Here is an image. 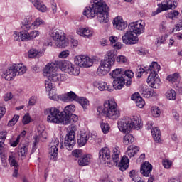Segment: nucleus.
I'll use <instances>...</instances> for the list:
<instances>
[{
    "mask_svg": "<svg viewBox=\"0 0 182 182\" xmlns=\"http://www.w3.org/2000/svg\"><path fill=\"white\" fill-rule=\"evenodd\" d=\"M162 164H163L164 168H170V167H171V165L173 164V162H171V161H170L168 159H164L162 161Z\"/></svg>",
    "mask_w": 182,
    "mask_h": 182,
    "instance_id": "obj_54",
    "label": "nucleus"
},
{
    "mask_svg": "<svg viewBox=\"0 0 182 182\" xmlns=\"http://www.w3.org/2000/svg\"><path fill=\"white\" fill-rule=\"evenodd\" d=\"M60 100L62 102H77L79 96L76 95L73 91L67 92L66 94L60 96Z\"/></svg>",
    "mask_w": 182,
    "mask_h": 182,
    "instance_id": "obj_23",
    "label": "nucleus"
},
{
    "mask_svg": "<svg viewBox=\"0 0 182 182\" xmlns=\"http://www.w3.org/2000/svg\"><path fill=\"white\" fill-rule=\"evenodd\" d=\"M62 69L65 73H69V75H77L75 71V65L69 61L63 63Z\"/></svg>",
    "mask_w": 182,
    "mask_h": 182,
    "instance_id": "obj_25",
    "label": "nucleus"
},
{
    "mask_svg": "<svg viewBox=\"0 0 182 182\" xmlns=\"http://www.w3.org/2000/svg\"><path fill=\"white\" fill-rule=\"evenodd\" d=\"M77 35H80V36H84V38H90L93 35V31L89 28H82L77 31Z\"/></svg>",
    "mask_w": 182,
    "mask_h": 182,
    "instance_id": "obj_31",
    "label": "nucleus"
},
{
    "mask_svg": "<svg viewBox=\"0 0 182 182\" xmlns=\"http://www.w3.org/2000/svg\"><path fill=\"white\" fill-rule=\"evenodd\" d=\"M28 31L29 30H23L21 32L14 31V41H18V42L24 41H32V39H35L36 36H39L38 31H33L30 33L28 32Z\"/></svg>",
    "mask_w": 182,
    "mask_h": 182,
    "instance_id": "obj_7",
    "label": "nucleus"
},
{
    "mask_svg": "<svg viewBox=\"0 0 182 182\" xmlns=\"http://www.w3.org/2000/svg\"><path fill=\"white\" fill-rule=\"evenodd\" d=\"M56 70H58V65L54 63H48L46 65L43 73L44 76L48 78V80H46L45 82L46 90H52V89L54 90L56 85L60 86V83L66 80V75L58 73Z\"/></svg>",
    "mask_w": 182,
    "mask_h": 182,
    "instance_id": "obj_2",
    "label": "nucleus"
},
{
    "mask_svg": "<svg viewBox=\"0 0 182 182\" xmlns=\"http://www.w3.org/2000/svg\"><path fill=\"white\" fill-rule=\"evenodd\" d=\"M75 134L76 132H75L73 128H70V131L67 133L64 141L67 150H73L75 144H76Z\"/></svg>",
    "mask_w": 182,
    "mask_h": 182,
    "instance_id": "obj_11",
    "label": "nucleus"
},
{
    "mask_svg": "<svg viewBox=\"0 0 182 182\" xmlns=\"http://www.w3.org/2000/svg\"><path fill=\"white\" fill-rule=\"evenodd\" d=\"M30 2H31L35 8H36L38 11H40V12H46V11H48L46 6L39 0H30Z\"/></svg>",
    "mask_w": 182,
    "mask_h": 182,
    "instance_id": "obj_28",
    "label": "nucleus"
},
{
    "mask_svg": "<svg viewBox=\"0 0 182 182\" xmlns=\"http://www.w3.org/2000/svg\"><path fill=\"white\" fill-rule=\"evenodd\" d=\"M12 92H9L4 96V100H5V102H9V100H11V99H12Z\"/></svg>",
    "mask_w": 182,
    "mask_h": 182,
    "instance_id": "obj_64",
    "label": "nucleus"
},
{
    "mask_svg": "<svg viewBox=\"0 0 182 182\" xmlns=\"http://www.w3.org/2000/svg\"><path fill=\"white\" fill-rule=\"evenodd\" d=\"M100 127H101L102 132V133H104V134H107V133H109V132H110V125L107 123L102 122L100 124Z\"/></svg>",
    "mask_w": 182,
    "mask_h": 182,
    "instance_id": "obj_46",
    "label": "nucleus"
},
{
    "mask_svg": "<svg viewBox=\"0 0 182 182\" xmlns=\"http://www.w3.org/2000/svg\"><path fill=\"white\" fill-rule=\"evenodd\" d=\"M119 156H120V151L117 148H115L114 149V154H112V156H111L112 164V166H113V163L114 164H116V163H117V161L120 160Z\"/></svg>",
    "mask_w": 182,
    "mask_h": 182,
    "instance_id": "obj_35",
    "label": "nucleus"
},
{
    "mask_svg": "<svg viewBox=\"0 0 182 182\" xmlns=\"http://www.w3.org/2000/svg\"><path fill=\"white\" fill-rule=\"evenodd\" d=\"M117 124L119 130L122 133H130L132 129L139 130L143 127L141 119L137 116H134L132 119L129 117H124L119 119Z\"/></svg>",
    "mask_w": 182,
    "mask_h": 182,
    "instance_id": "obj_3",
    "label": "nucleus"
},
{
    "mask_svg": "<svg viewBox=\"0 0 182 182\" xmlns=\"http://www.w3.org/2000/svg\"><path fill=\"white\" fill-rule=\"evenodd\" d=\"M141 93L144 97L146 98L153 96V90H150V89L147 88L146 87L141 88Z\"/></svg>",
    "mask_w": 182,
    "mask_h": 182,
    "instance_id": "obj_42",
    "label": "nucleus"
},
{
    "mask_svg": "<svg viewBox=\"0 0 182 182\" xmlns=\"http://www.w3.org/2000/svg\"><path fill=\"white\" fill-rule=\"evenodd\" d=\"M36 104V97L32 96L28 101L29 106H34Z\"/></svg>",
    "mask_w": 182,
    "mask_h": 182,
    "instance_id": "obj_62",
    "label": "nucleus"
},
{
    "mask_svg": "<svg viewBox=\"0 0 182 182\" xmlns=\"http://www.w3.org/2000/svg\"><path fill=\"white\" fill-rule=\"evenodd\" d=\"M136 105L137 107H139V109H143V107H144V105H146V102H144L143 98L140 97L139 98H137L136 101Z\"/></svg>",
    "mask_w": 182,
    "mask_h": 182,
    "instance_id": "obj_48",
    "label": "nucleus"
},
{
    "mask_svg": "<svg viewBox=\"0 0 182 182\" xmlns=\"http://www.w3.org/2000/svg\"><path fill=\"white\" fill-rule=\"evenodd\" d=\"M158 6H159V8L154 12V15H157V14H160V12H163V11H168V9H170V7L168 6H167L166 3H165L164 4H159Z\"/></svg>",
    "mask_w": 182,
    "mask_h": 182,
    "instance_id": "obj_40",
    "label": "nucleus"
},
{
    "mask_svg": "<svg viewBox=\"0 0 182 182\" xmlns=\"http://www.w3.org/2000/svg\"><path fill=\"white\" fill-rule=\"evenodd\" d=\"M144 72H147V68L146 67H144V68H139L136 70V77H141L143 73H144Z\"/></svg>",
    "mask_w": 182,
    "mask_h": 182,
    "instance_id": "obj_50",
    "label": "nucleus"
},
{
    "mask_svg": "<svg viewBox=\"0 0 182 182\" xmlns=\"http://www.w3.org/2000/svg\"><path fill=\"white\" fill-rule=\"evenodd\" d=\"M98 89L101 92H103L105 90H108V92H113V87L107 85V83L105 82L98 83Z\"/></svg>",
    "mask_w": 182,
    "mask_h": 182,
    "instance_id": "obj_36",
    "label": "nucleus"
},
{
    "mask_svg": "<svg viewBox=\"0 0 182 182\" xmlns=\"http://www.w3.org/2000/svg\"><path fill=\"white\" fill-rule=\"evenodd\" d=\"M151 171H153V165L150 162L145 161L141 165L140 173L144 177H150Z\"/></svg>",
    "mask_w": 182,
    "mask_h": 182,
    "instance_id": "obj_20",
    "label": "nucleus"
},
{
    "mask_svg": "<svg viewBox=\"0 0 182 182\" xmlns=\"http://www.w3.org/2000/svg\"><path fill=\"white\" fill-rule=\"evenodd\" d=\"M124 75L128 79H132L134 76V73L131 70H127L124 71Z\"/></svg>",
    "mask_w": 182,
    "mask_h": 182,
    "instance_id": "obj_59",
    "label": "nucleus"
},
{
    "mask_svg": "<svg viewBox=\"0 0 182 182\" xmlns=\"http://www.w3.org/2000/svg\"><path fill=\"white\" fill-rule=\"evenodd\" d=\"M83 15L90 19L97 16L100 23H107L109 22V6L105 4L103 0H95L92 4L85 7Z\"/></svg>",
    "mask_w": 182,
    "mask_h": 182,
    "instance_id": "obj_1",
    "label": "nucleus"
},
{
    "mask_svg": "<svg viewBox=\"0 0 182 182\" xmlns=\"http://www.w3.org/2000/svg\"><path fill=\"white\" fill-rule=\"evenodd\" d=\"M178 11L173 10L168 14V18H170V19H173V18L178 16Z\"/></svg>",
    "mask_w": 182,
    "mask_h": 182,
    "instance_id": "obj_61",
    "label": "nucleus"
},
{
    "mask_svg": "<svg viewBox=\"0 0 182 182\" xmlns=\"http://www.w3.org/2000/svg\"><path fill=\"white\" fill-rule=\"evenodd\" d=\"M151 134L154 137V140L156 143H160V139H161V132L159 127H156L151 130Z\"/></svg>",
    "mask_w": 182,
    "mask_h": 182,
    "instance_id": "obj_32",
    "label": "nucleus"
},
{
    "mask_svg": "<svg viewBox=\"0 0 182 182\" xmlns=\"http://www.w3.org/2000/svg\"><path fill=\"white\" fill-rule=\"evenodd\" d=\"M19 120V115H14L11 120H10L8 123V126H15L16 123Z\"/></svg>",
    "mask_w": 182,
    "mask_h": 182,
    "instance_id": "obj_52",
    "label": "nucleus"
},
{
    "mask_svg": "<svg viewBox=\"0 0 182 182\" xmlns=\"http://www.w3.org/2000/svg\"><path fill=\"white\" fill-rule=\"evenodd\" d=\"M75 63L80 68H90L93 65V60L85 55H79L75 58Z\"/></svg>",
    "mask_w": 182,
    "mask_h": 182,
    "instance_id": "obj_12",
    "label": "nucleus"
},
{
    "mask_svg": "<svg viewBox=\"0 0 182 182\" xmlns=\"http://www.w3.org/2000/svg\"><path fill=\"white\" fill-rule=\"evenodd\" d=\"M116 56H117V50H110L105 55V59L102 60V61L112 68L116 62Z\"/></svg>",
    "mask_w": 182,
    "mask_h": 182,
    "instance_id": "obj_15",
    "label": "nucleus"
},
{
    "mask_svg": "<svg viewBox=\"0 0 182 182\" xmlns=\"http://www.w3.org/2000/svg\"><path fill=\"white\" fill-rule=\"evenodd\" d=\"M76 107L75 105H68L65 107L63 112V119L64 124H69L70 123V115L75 113Z\"/></svg>",
    "mask_w": 182,
    "mask_h": 182,
    "instance_id": "obj_14",
    "label": "nucleus"
},
{
    "mask_svg": "<svg viewBox=\"0 0 182 182\" xmlns=\"http://www.w3.org/2000/svg\"><path fill=\"white\" fill-rule=\"evenodd\" d=\"M166 39H167L166 36H160L157 38V43H160V45H161V43H164L166 42Z\"/></svg>",
    "mask_w": 182,
    "mask_h": 182,
    "instance_id": "obj_63",
    "label": "nucleus"
},
{
    "mask_svg": "<svg viewBox=\"0 0 182 182\" xmlns=\"http://www.w3.org/2000/svg\"><path fill=\"white\" fill-rule=\"evenodd\" d=\"M18 75V72L16 71V67L14 65L9 67L8 70H6V72L2 74V77L5 79L6 80H12L13 79H15V76Z\"/></svg>",
    "mask_w": 182,
    "mask_h": 182,
    "instance_id": "obj_18",
    "label": "nucleus"
},
{
    "mask_svg": "<svg viewBox=\"0 0 182 182\" xmlns=\"http://www.w3.org/2000/svg\"><path fill=\"white\" fill-rule=\"evenodd\" d=\"M16 66V70L17 71V75H23L26 72V68L22 64H14Z\"/></svg>",
    "mask_w": 182,
    "mask_h": 182,
    "instance_id": "obj_43",
    "label": "nucleus"
},
{
    "mask_svg": "<svg viewBox=\"0 0 182 182\" xmlns=\"http://www.w3.org/2000/svg\"><path fill=\"white\" fill-rule=\"evenodd\" d=\"M123 141L124 144L129 146V144H132V143L134 142V136L129 133H127V134L124 136Z\"/></svg>",
    "mask_w": 182,
    "mask_h": 182,
    "instance_id": "obj_37",
    "label": "nucleus"
},
{
    "mask_svg": "<svg viewBox=\"0 0 182 182\" xmlns=\"http://www.w3.org/2000/svg\"><path fill=\"white\" fill-rule=\"evenodd\" d=\"M129 158L126 156H124L120 162L118 164V168L121 171H126L129 168Z\"/></svg>",
    "mask_w": 182,
    "mask_h": 182,
    "instance_id": "obj_27",
    "label": "nucleus"
},
{
    "mask_svg": "<svg viewBox=\"0 0 182 182\" xmlns=\"http://www.w3.org/2000/svg\"><path fill=\"white\" fill-rule=\"evenodd\" d=\"M47 114V122L48 123H55L60 124L63 122V112H60L56 107L48 108L44 112Z\"/></svg>",
    "mask_w": 182,
    "mask_h": 182,
    "instance_id": "obj_5",
    "label": "nucleus"
},
{
    "mask_svg": "<svg viewBox=\"0 0 182 182\" xmlns=\"http://www.w3.org/2000/svg\"><path fill=\"white\" fill-rule=\"evenodd\" d=\"M116 61L119 63H126L127 62V58L124 55H119L117 57Z\"/></svg>",
    "mask_w": 182,
    "mask_h": 182,
    "instance_id": "obj_55",
    "label": "nucleus"
},
{
    "mask_svg": "<svg viewBox=\"0 0 182 182\" xmlns=\"http://www.w3.org/2000/svg\"><path fill=\"white\" fill-rule=\"evenodd\" d=\"M39 52L36 50L35 48H32L28 51V57L32 58H39Z\"/></svg>",
    "mask_w": 182,
    "mask_h": 182,
    "instance_id": "obj_47",
    "label": "nucleus"
},
{
    "mask_svg": "<svg viewBox=\"0 0 182 182\" xmlns=\"http://www.w3.org/2000/svg\"><path fill=\"white\" fill-rule=\"evenodd\" d=\"M160 70V65L157 62H152L151 65L146 69V73H155L157 75V73Z\"/></svg>",
    "mask_w": 182,
    "mask_h": 182,
    "instance_id": "obj_30",
    "label": "nucleus"
},
{
    "mask_svg": "<svg viewBox=\"0 0 182 182\" xmlns=\"http://www.w3.org/2000/svg\"><path fill=\"white\" fill-rule=\"evenodd\" d=\"M99 114L108 117L112 120H116L120 117V111L117 109V104L113 100H107L104 102V107H99L97 109Z\"/></svg>",
    "mask_w": 182,
    "mask_h": 182,
    "instance_id": "obj_4",
    "label": "nucleus"
},
{
    "mask_svg": "<svg viewBox=\"0 0 182 182\" xmlns=\"http://www.w3.org/2000/svg\"><path fill=\"white\" fill-rule=\"evenodd\" d=\"M43 23V20L41 18H37L34 22H32V16L27 17L22 22L21 29L22 31H31V29H35L38 26H41Z\"/></svg>",
    "mask_w": 182,
    "mask_h": 182,
    "instance_id": "obj_9",
    "label": "nucleus"
},
{
    "mask_svg": "<svg viewBox=\"0 0 182 182\" xmlns=\"http://www.w3.org/2000/svg\"><path fill=\"white\" fill-rule=\"evenodd\" d=\"M179 77L180 73H175L173 74L168 75L167 80H168V82H171V83H176V82L178 83Z\"/></svg>",
    "mask_w": 182,
    "mask_h": 182,
    "instance_id": "obj_39",
    "label": "nucleus"
},
{
    "mask_svg": "<svg viewBox=\"0 0 182 182\" xmlns=\"http://www.w3.org/2000/svg\"><path fill=\"white\" fill-rule=\"evenodd\" d=\"M147 83L153 89H159L161 81L160 80V78L156 75V73H150L147 79Z\"/></svg>",
    "mask_w": 182,
    "mask_h": 182,
    "instance_id": "obj_16",
    "label": "nucleus"
},
{
    "mask_svg": "<svg viewBox=\"0 0 182 182\" xmlns=\"http://www.w3.org/2000/svg\"><path fill=\"white\" fill-rule=\"evenodd\" d=\"M112 67L105 62L101 60L100 66L97 70V75L98 76H105V75L110 70Z\"/></svg>",
    "mask_w": 182,
    "mask_h": 182,
    "instance_id": "obj_24",
    "label": "nucleus"
},
{
    "mask_svg": "<svg viewBox=\"0 0 182 182\" xmlns=\"http://www.w3.org/2000/svg\"><path fill=\"white\" fill-rule=\"evenodd\" d=\"M90 154H85L81 156L78 160V164L81 167H85V166H89L90 164Z\"/></svg>",
    "mask_w": 182,
    "mask_h": 182,
    "instance_id": "obj_29",
    "label": "nucleus"
},
{
    "mask_svg": "<svg viewBox=\"0 0 182 182\" xmlns=\"http://www.w3.org/2000/svg\"><path fill=\"white\" fill-rule=\"evenodd\" d=\"M139 153V147L138 146H130L128 147L127 149V154L129 156V157L132 158V157H134V156H136V154Z\"/></svg>",
    "mask_w": 182,
    "mask_h": 182,
    "instance_id": "obj_38",
    "label": "nucleus"
},
{
    "mask_svg": "<svg viewBox=\"0 0 182 182\" xmlns=\"http://www.w3.org/2000/svg\"><path fill=\"white\" fill-rule=\"evenodd\" d=\"M98 157L101 164H107L108 167H112V151L108 147L102 148L99 151Z\"/></svg>",
    "mask_w": 182,
    "mask_h": 182,
    "instance_id": "obj_8",
    "label": "nucleus"
},
{
    "mask_svg": "<svg viewBox=\"0 0 182 182\" xmlns=\"http://www.w3.org/2000/svg\"><path fill=\"white\" fill-rule=\"evenodd\" d=\"M144 23H143L142 21L132 22L128 25L129 31L132 33H134L136 36H137V35H141V33H144Z\"/></svg>",
    "mask_w": 182,
    "mask_h": 182,
    "instance_id": "obj_10",
    "label": "nucleus"
},
{
    "mask_svg": "<svg viewBox=\"0 0 182 182\" xmlns=\"http://www.w3.org/2000/svg\"><path fill=\"white\" fill-rule=\"evenodd\" d=\"M122 39L125 45H136V43H139V37L134 36L129 30L122 36Z\"/></svg>",
    "mask_w": 182,
    "mask_h": 182,
    "instance_id": "obj_13",
    "label": "nucleus"
},
{
    "mask_svg": "<svg viewBox=\"0 0 182 182\" xmlns=\"http://www.w3.org/2000/svg\"><path fill=\"white\" fill-rule=\"evenodd\" d=\"M21 140V135H18L17 138L15 141H14L11 144V146L12 147H16V146H18V144H19V141Z\"/></svg>",
    "mask_w": 182,
    "mask_h": 182,
    "instance_id": "obj_60",
    "label": "nucleus"
},
{
    "mask_svg": "<svg viewBox=\"0 0 182 182\" xmlns=\"http://www.w3.org/2000/svg\"><path fill=\"white\" fill-rule=\"evenodd\" d=\"M51 37L55 42V45L60 49H64L69 46V40L65 36V33L60 30H55L51 33Z\"/></svg>",
    "mask_w": 182,
    "mask_h": 182,
    "instance_id": "obj_6",
    "label": "nucleus"
},
{
    "mask_svg": "<svg viewBox=\"0 0 182 182\" xmlns=\"http://www.w3.org/2000/svg\"><path fill=\"white\" fill-rule=\"evenodd\" d=\"M77 102L82 106L84 110L87 109V106H89V100L87 98L83 97H78Z\"/></svg>",
    "mask_w": 182,
    "mask_h": 182,
    "instance_id": "obj_34",
    "label": "nucleus"
},
{
    "mask_svg": "<svg viewBox=\"0 0 182 182\" xmlns=\"http://www.w3.org/2000/svg\"><path fill=\"white\" fill-rule=\"evenodd\" d=\"M89 139H90V134L89 132H81L80 134H78L77 136L79 147L86 146V143H87Z\"/></svg>",
    "mask_w": 182,
    "mask_h": 182,
    "instance_id": "obj_22",
    "label": "nucleus"
},
{
    "mask_svg": "<svg viewBox=\"0 0 182 182\" xmlns=\"http://www.w3.org/2000/svg\"><path fill=\"white\" fill-rule=\"evenodd\" d=\"M59 146V139H54V145L51 146L49 151V158L53 161L58 160V146Z\"/></svg>",
    "mask_w": 182,
    "mask_h": 182,
    "instance_id": "obj_21",
    "label": "nucleus"
},
{
    "mask_svg": "<svg viewBox=\"0 0 182 182\" xmlns=\"http://www.w3.org/2000/svg\"><path fill=\"white\" fill-rule=\"evenodd\" d=\"M68 56H69V50H65L60 53L58 58H60V59H66Z\"/></svg>",
    "mask_w": 182,
    "mask_h": 182,
    "instance_id": "obj_57",
    "label": "nucleus"
},
{
    "mask_svg": "<svg viewBox=\"0 0 182 182\" xmlns=\"http://www.w3.org/2000/svg\"><path fill=\"white\" fill-rule=\"evenodd\" d=\"M151 113H152L154 117H159V116H160V113H161V112L160 111V108H159V107H154L151 109Z\"/></svg>",
    "mask_w": 182,
    "mask_h": 182,
    "instance_id": "obj_49",
    "label": "nucleus"
},
{
    "mask_svg": "<svg viewBox=\"0 0 182 182\" xmlns=\"http://www.w3.org/2000/svg\"><path fill=\"white\" fill-rule=\"evenodd\" d=\"M31 116L29 115V113L25 114V115L23 117V124L24 125L29 124L31 123Z\"/></svg>",
    "mask_w": 182,
    "mask_h": 182,
    "instance_id": "obj_51",
    "label": "nucleus"
},
{
    "mask_svg": "<svg viewBox=\"0 0 182 182\" xmlns=\"http://www.w3.org/2000/svg\"><path fill=\"white\" fill-rule=\"evenodd\" d=\"M182 31V20L176 25L175 28H173L172 32H178Z\"/></svg>",
    "mask_w": 182,
    "mask_h": 182,
    "instance_id": "obj_58",
    "label": "nucleus"
},
{
    "mask_svg": "<svg viewBox=\"0 0 182 182\" xmlns=\"http://www.w3.org/2000/svg\"><path fill=\"white\" fill-rule=\"evenodd\" d=\"M112 86L116 90L123 89L124 86V78L123 77L114 78Z\"/></svg>",
    "mask_w": 182,
    "mask_h": 182,
    "instance_id": "obj_26",
    "label": "nucleus"
},
{
    "mask_svg": "<svg viewBox=\"0 0 182 182\" xmlns=\"http://www.w3.org/2000/svg\"><path fill=\"white\" fill-rule=\"evenodd\" d=\"M166 96L168 100H176V91L173 89L168 90L166 93Z\"/></svg>",
    "mask_w": 182,
    "mask_h": 182,
    "instance_id": "obj_45",
    "label": "nucleus"
},
{
    "mask_svg": "<svg viewBox=\"0 0 182 182\" xmlns=\"http://www.w3.org/2000/svg\"><path fill=\"white\" fill-rule=\"evenodd\" d=\"M55 89L56 87H55L54 90L51 89L50 90H47V92H49L48 96L51 100H59V99H60L61 95L58 96L56 95Z\"/></svg>",
    "mask_w": 182,
    "mask_h": 182,
    "instance_id": "obj_41",
    "label": "nucleus"
},
{
    "mask_svg": "<svg viewBox=\"0 0 182 182\" xmlns=\"http://www.w3.org/2000/svg\"><path fill=\"white\" fill-rule=\"evenodd\" d=\"M6 134H8L6 131H2L0 132V154H2V150H4V143H5Z\"/></svg>",
    "mask_w": 182,
    "mask_h": 182,
    "instance_id": "obj_33",
    "label": "nucleus"
},
{
    "mask_svg": "<svg viewBox=\"0 0 182 182\" xmlns=\"http://www.w3.org/2000/svg\"><path fill=\"white\" fill-rule=\"evenodd\" d=\"M19 154H21V157H26L28 154V148L26 146H22L18 151Z\"/></svg>",
    "mask_w": 182,
    "mask_h": 182,
    "instance_id": "obj_53",
    "label": "nucleus"
},
{
    "mask_svg": "<svg viewBox=\"0 0 182 182\" xmlns=\"http://www.w3.org/2000/svg\"><path fill=\"white\" fill-rule=\"evenodd\" d=\"M9 163L11 167H14L13 177H18V171H19V165L18 161H16V157L13 153L9 155Z\"/></svg>",
    "mask_w": 182,
    "mask_h": 182,
    "instance_id": "obj_19",
    "label": "nucleus"
},
{
    "mask_svg": "<svg viewBox=\"0 0 182 182\" xmlns=\"http://www.w3.org/2000/svg\"><path fill=\"white\" fill-rule=\"evenodd\" d=\"M109 75L112 79H117V77H123V76H122V69L120 68H116L112 73H110Z\"/></svg>",
    "mask_w": 182,
    "mask_h": 182,
    "instance_id": "obj_44",
    "label": "nucleus"
},
{
    "mask_svg": "<svg viewBox=\"0 0 182 182\" xmlns=\"http://www.w3.org/2000/svg\"><path fill=\"white\" fill-rule=\"evenodd\" d=\"M113 26L117 31H124L127 28V22L122 16L115 17L113 20Z\"/></svg>",
    "mask_w": 182,
    "mask_h": 182,
    "instance_id": "obj_17",
    "label": "nucleus"
},
{
    "mask_svg": "<svg viewBox=\"0 0 182 182\" xmlns=\"http://www.w3.org/2000/svg\"><path fill=\"white\" fill-rule=\"evenodd\" d=\"M72 155L73 156V157L79 159V157H82V151L79 149H75L73 151Z\"/></svg>",
    "mask_w": 182,
    "mask_h": 182,
    "instance_id": "obj_56",
    "label": "nucleus"
}]
</instances>
